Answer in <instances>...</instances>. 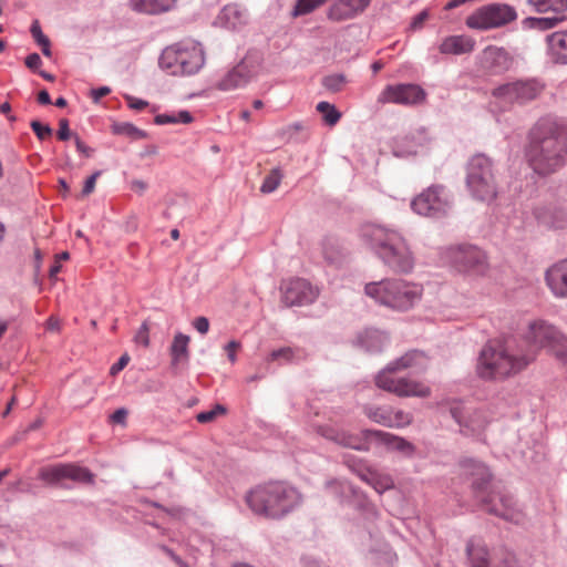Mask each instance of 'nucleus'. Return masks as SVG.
<instances>
[{
	"instance_id": "4be33fe9",
	"label": "nucleus",
	"mask_w": 567,
	"mask_h": 567,
	"mask_svg": "<svg viewBox=\"0 0 567 567\" xmlns=\"http://www.w3.org/2000/svg\"><path fill=\"white\" fill-rule=\"evenodd\" d=\"M464 475L468 476L472 481V487L475 493L484 492L491 482L492 474L488 467L474 460L465 458L461 462Z\"/></svg>"
},
{
	"instance_id": "c85d7f7f",
	"label": "nucleus",
	"mask_w": 567,
	"mask_h": 567,
	"mask_svg": "<svg viewBox=\"0 0 567 567\" xmlns=\"http://www.w3.org/2000/svg\"><path fill=\"white\" fill-rule=\"evenodd\" d=\"M130 8L138 13L161 14L172 10L176 0H130Z\"/></svg>"
},
{
	"instance_id": "5701e85b",
	"label": "nucleus",
	"mask_w": 567,
	"mask_h": 567,
	"mask_svg": "<svg viewBox=\"0 0 567 567\" xmlns=\"http://www.w3.org/2000/svg\"><path fill=\"white\" fill-rule=\"evenodd\" d=\"M545 279L550 291L558 298H567V258L550 266Z\"/></svg>"
},
{
	"instance_id": "a211bd4d",
	"label": "nucleus",
	"mask_w": 567,
	"mask_h": 567,
	"mask_svg": "<svg viewBox=\"0 0 567 567\" xmlns=\"http://www.w3.org/2000/svg\"><path fill=\"white\" fill-rule=\"evenodd\" d=\"M485 511L498 516L505 520L517 522L519 512L515 507V502L511 495L502 493H492L482 498Z\"/></svg>"
},
{
	"instance_id": "f257e3e1",
	"label": "nucleus",
	"mask_w": 567,
	"mask_h": 567,
	"mask_svg": "<svg viewBox=\"0 0 567 567\" xmlns=\"http://www.w3.org/2000/svg\"><path fill=\"white\" fill-rule=\"evenodd\" d=\"M560 331L545 321L529 324L525 338L492 340L482 350L476 373L483 380H506L525 370L536 358L537 349L549 348L559 340Z\"/></svg>"
},
{
	"instance_id": "7c9ffc66",
	"label": "nucleus",
	"mask_w": 567,
	"mask_h": 567,
	"mask_svg": "<svg viewBox=\"0 0 567 567\" xmlns=\"http://www.w3.org/2000/svg\"><path fill=\"white\" fill-rule=\"evenodd\" d=\"M388 336L377 329H367L358 336V344L367 352H380L386 344Z\"/></svg>"
},
{
	"instance_id": "6ab92c4d",
	"label": "nucleus",
	"mask_w": 567,
	"mask_h": 567,
	"mask_svg": "<svg viewBox=\"0 0 567 567\" xmlns=\"http://www.w3.org/2000/svg\"><path fill=\"white\" fill-rule=\"evenodd\" d=\"M481 61L484 70L494 75L507 72L514 63V59L508 51L494 45H489L483 51Z\"/></svg>"
},
{
	"instance_id": "052dcab7",
	"label": "nucleus",
	"mask_w": 567,
	"mask_h": 567,
	"mask_svg": "<svg viewBox=\"0 0 567 567\" xmlns=\"http://www.w3.org/2000/svg\"><path fill=\"white\" fill-rule=\"evenodd\" d=\"M128 361H130V357H128V354H126V353H125V354H123V355L118 359V361H117L116 363H114V364L111 367V369H110V373H111L112 375L117 374L120 371H122V370L127 365Z\"/></svg>"
},
{
	"instance_id": "e2e57ef3",
	"label": "nucleus",
	"mask_w": 567,
	"mask_h": 567,
	"mask_svg": "<svg viewBox=\"0 0 567 567\" xmlns=\"http://www.w3.org/2000/svg\"><path fill=\"white\" fill-rule=\"evenodd\" d=\"M127 411L124 408L117 409L111 416V421L116 424H125Z\"/></svg>"
},
{
	"instance_id": "423d86ee",
	"label": "nucleus",
	"mask_w": 567,
	"mask_h": 567,
	"mask_svg": "<svg viewBox=\"0 0 567 567\" xmlns=\"http://www.w3.org/2000/svg\"><path fill=\"white\" fill-rule=\"evenodd\" d=\"M205 59L197 45L173 44L163 50L158 64L171 75H192L200 70Z\"/></svg>"
},
{
	"instance_id": "a878e982",
	"label": "nucleus",
	"mask_w": 567,
	"mask_h": 567,
	"mask_svg": "<svg viewBox=\"0 0 567 567\" xmlns=\"http://www.w3.org/2000/svg\"><path fill=\"white\" fill-rule=\"evenodd\" d=\"M546 43L550 61L555 64H567V30L548 34Z\"/></svg>"
},
{
	"instance_id": "4468645a",
	"label": "nucleus",
	"mask_w": 567,
	"mask_h": 567,
	"mask_svg": "<svg viewBox=\"0 0 567 567\" xmlns=\"http://www.w3.org/2000/svg\"><path fill=\"white\" fill-rule=\"evenodd\" d=\"M281 301L287 307L306 306L312 303L318 291L306 279H291L281 286Z\"/></svg>"
},
{
	"instance_id": "c756f323",
	"label": "nucleus",
	"mask_w": 567,
	"mask_h": 567,
	"mask_svg": "<svg viewBox=\"0 0 567 567\" xmlns=\"http://www.w3.org/2000/svg\"><path fill=\"white\" fill-rule=\"evenodd\" d=\"M189 337L178 332L175 334L174 340L172 342L169 353H171V365L173 369H178L179 365L187 364L189 360V350H188Z\"/></svg>"
},
{
	"instance_id": "aec40b11",
	"label": "nucleus",
	"mask_w": 567,
	"mask_h": 567,
	"mask_svg": "<svg viewBox=\"0 0 567 567\" xmlns=\"http://www.w3.org/2000/svg\"><path fill=\"white\" fill-rule=\"evenodd\" d=\"M453 260L462 271L482 272L486 266L485 254L474 246L458 247L454 252Z\"/></svg>"
},
{
	"instance_id": "a19ab883",
	"label": "nucleus",
	"mask_w": 567,
	"mask_h": 567,
	"mask_svg": "<svg viewBox=\"0 0 567 567\" xmlns=\"http://www.w3.org/2000/svg\"><path fill=\"white\" fill-rule=\"evenodd\" d=\"M282 179V174L279 168H274L271 172L264 178V182L260 186V192L264 194H270L277 189L280 182Z\"/></svg>"
},
{
	"instance_id": "7ed1b4c3",
	"label": "nucleus",
	"mask_w": 567,
	"mask_h": 567,
	"mask_svg": "<svg viewBox=\"0 0 567 567\" xmlns=\"http://www.w3.org/2000/svg\"><path fill=\"white\" fill-rule=\"evenodd\" d=\"M364 245L394 274L408 275L415 266V254L409 240L396 229L367 224L360 229Z\"/></svg>"
},
{
	"instance_id": "864d4df0",
	"label": "nucleus",
	"mask_w": 567,
	"mask_h": 567,
	"mask_svg": "<svg viewBox=\"0 0 567 567\" xmlns=\"http://www.w3.org/2000/svg\"><path fill=\"white\" fill-rule=\"evenodd\" d=\"M517 566V559L515 555L511 551H503L502 557L499 558V561L494 565V567H516Z\"/></svg>"
},
{
	"instance_id": "4c0bfd02",
	"label": "nucleus",
	"mask_w": 567,
	"mask_h": 567,
	"mask_svg": "<svg viewBox=\"0 0 567 567\" xmlns=\"http://www.w3.org/2000/svg\"><path fill=\"white\" fill-rule=\"evenodd\" d=\"M364 414L373 422L381 424L383 426L391 425L390 411L391 408L388 406H377V405H365Z\"/></svg>"
},
{
	"instance_id": "9d476101",
	"label": "nucleus",
	"mask_w": 567,
	"mask_h": 567,
	"mask_svg": "<svg viewBox=\"0 0 567 567\" xmlns=\"http://www.w3.org/2000/svg\"><path fill=\"white\" fill-rule=\"evenodd\" d=\"M396 370H388V365L381 370L375 377V384L378 388L394 393L398 396H417L427 398L431 394V389L417 381L409 380L405 378H394L392 374Z\"/></svg>"
},
{
	"instance_id": "5fc2aeb1",
	"label": "nucleus",
	"mask_w": 567,
	"mask_h": 567,
	"mask_svg": "<svg viewBox=\"0 0 567 567\" xmlns=\"http://www.w3.org/2000/svg\"><path fill=\"white\" fill-rule=\"evenodd\" d=\"M100 175H101V172L96 171L85 181L83 189H82V196H87L94 190L96 179Z\"/></svg>"
},
{
	"instance_id": "338daca9",
	"label": "nucleus",
	"mask_w": 567,
	"mask_h": 567,
	"mask_svg": "<svg viewBox=\"0 0 567 567\" xmlns=\"http://www.w3.org/2000/svg\"><path fill=\"white\" fill-rule=\"evenodd\" d=\"M240 347V343L233 340L230 342H228L225 347V350L227 351L228 353V358L231 362H235L236 361V354H235V351Z\"/></svg>"
},
{
	"instance_id": "0e129e2a",
	"label": "nucleus",
	"mask_w": 567,
	"mask_h": 567,
	"mask_svg": "<svg viewBox=\"0 0 567 567\" xmlns=\"http://www.w3.org/2000/svg\"><path fill=\"white\" fill-rule=\"evenodd\" d=\"M429 18V13L426 10L421 11L419 14H416L412 22H411V29H420L422 28L424 21Z\"/></svg>"
},
{
	"instance_id": "de8ad7c7",
	"label": "nucleus",
	"mask_w": 567,
	"mask_h": 567,
	"mask_svg": "<svg viewBox=\"0 0 567 567\" xmlns=\"http://www.w3.org/2000/svg\"><path fill=\"white\" fill-rule=\"evenodd\" d=\"M30 126L37 137L41 141L45 140L47 137L51 136L52 128L48 124H42L41 122L34 120L30 123Z\"/></svg>"
},
{
	"instance_id": "4d7b16f0",
	"label": "nucleus",
	"mask_w": 567,
	"mask_h": 567,
	"mask_svg": "<svg viewBox=\"0 0 567 567\" xmlns=\"http://www.w3.org/2000/svg\"><path fill=\"white\" fill-rule=\"evenodd\" d=\"M377 482L378 488L374 489L380 494L393 487V481L389 476L381 477L377 475Z\"/></svg>"
},
{
	"instance_id": "f704fd0d",
	"label": "nucleus",
	"mask_w": 567,
	"mask_h": 567,
	"mask_svg": "<svg viewBox=\"0 0 567 567\" xmlns=\"http://www.w3.org/2000/svg\"><path fill=\"white\" fill-rule=\"evenodd\" d=\"M565 14H554L553 17H528L523 20L524 28L537 29L540 31H546L555 28L557 24L565 20Z\"/></svg>"
},
{
	"instance_id": "c9c22d12",
	"label": "nucleus",
	"mask_w": 567,
	"mask_h": 567,
	"mask_svg": "<svg viewBox=\"0 0 567 567\" xmlns=\"http://www.w3.org/2000/svg\"><path fill=\"white\" fill-rule=\"evenodd\" d=\"M344 463L362 481H364L368 484H370L371 486H373V488H378V486H377V483H378L377 482V475L378 474L375 472H372L370 468H368L363 464H361L359 462H355L354 460H352L350 457H346L344 458Z\"/></svg>"
},
{
	"instance_id": "f03ea898",
	"label": "nucleus",
	"mask_w": 567,
	"mask_h": 567,
	"mask_svg": "<svg viewBox=\"0 0 567 567\" xmlns=\"http://www.w3.org/2000/svg\"><path fill=\"white\" fill-rule=\"evenodd\" d=\"M533 171L550 175L567 163V130L551 118H540L530 131L526 151Z\"/></svg>"
},
{
	"instance_id": "8fccbe9b",
	"label": "nucleus",
	"mask_w": 567,
	"mask_h": 567,
	"mask_svg": "<svg viewBox=\"0 0 567 567\" xmlns=\"http://www.w3.org/2000/svg\"><path fill=\"white\" fill-rule=\"evenodd\" d=\"M293 357V350L289 347L280 348L277 350H274L270 353L269 360H285V361H291Z\"/></svg>"
},
{
	"instance_id": "e433bc0d",
	"label": "nucleus",
	"mask_w": 567,
	"mask_h": 567,
	"mask_svg": "<svg viewBox=\"0 0 567 567\" xmlns=\"http://www.w3.org/2000/svg\"><path fill=\"white\" fill-rule=\"evenodd\" d=\"M112 132L115 135H124L132 140H144L147 133L128 122H115L112 124Z\"/></svg>"
},
{
	"instance_id": "79ce46f5",
	"label": "nucleus",
	"mask_w": 567,
	"mask_h": 567,
	"mask_svg": "<svg viewBox=\"0 0 567 567\" xmlns=\"http://www.w3.org/2000/svg\"><path fill=\"white\" fill-rule=\"evenodd\" d=\"M326 1L327 0H297L292 14L296 17L308 14L322 6Z\"/></svg>"
},
{
	"instance_id": "603ef678",
	"label": "nucleus",
	"mask_w": 567,
	"mask_h": 567,
	"mask_svg": "<svg viewBox=\"0 0 567 567\" xmlns=\"http://www.w3.org/2000/svg\"><path fill=\"white\" fill-rule=\"evenodd\" d=\"M328 488L332 489L333 492H337L340 489L342 494H346V493L355 494L357 493L354 487L348 482L333 481V482L328 483Z\"/></svg>"
},
{
	"instance_id": "1a4fd4ad",
	"label": "nucleus",
	"mask_w": 567,
	"mask_h": 567,
	"mask_svg": "<svg viewBox=\"0 0 567 567\" xmlns=\"http://www.w3.org/2000/svg\"><path fill=\"white\" fill-rule=\"evenodd\" d=\"M517 19L516 9L503 2L485 4L470 14L465 23L470 29L486 31L498 29Z\"/></svg>"
},
{
	"instance_id": "6e6d98bb",
	"label": "nucleus",
	"mask_w": 567,
	"mask_h": 567,
	"mask_svg": "<svg viewBox=\"0 0 567 567\" xmlns=\"http://www.w3.org/2000/svg\"><path fill=\"white\" fill-rule=\"evenodd\" d=\"M71 131L69 128V121L66 118H61L59 122V131L58 137L61 141H66L71 137Z\"/></svg>"
},
{
	"instance_id": "0eeeda50",
	"label": "nucleus",
	"mask_w": 567,
	"mask_h": 567,
	"mask_svg": "<svg viewBox=\"0 0 567 567\" xmlns=\"http://www.w3.org/2000/svg\"><path fill=\"white\" fill-rule=\"evenodd\" d=\"M466 186L472 196L482 202H491L497 195L493 163L484 154H476L468 161Z\"/></svg>"
},
{
	"instance_id": "412c9836",
	"label": "nucleus",
	"mask_w": 567,
	"mask_h": 567,
	"mask_svg": "<svg viewBox=\"0 0 567 567\" xmlns=\"http://www.w3.org/2000/svg\"><path fill=\"white\" fill-rule=\"evenodd\" d=\"M450 414L465 435L482 431L486 424L481 419L478 412L470 413L461 403L452 404L450 406Z\"/></svg>"
},
{
	"instance_id": "3c124183",
	"label": "nucleus",
	"mask_w": 567,
	"mask_h": 567,
	"mask_svg": "<svg viewBox=\"0 0 567 567\" xmlns=\"http://www.w3.org/2000/svg\"><path fill=\"white\" fill-rule=\"evenodd\" d=\"M30 32L38 44H45V41L49 40L47 35L43 34L42 29L38 20L33 21L30 28Z\"/></svg>"
},
{
	"instance_id": "ddd939ff",
	"label": "nucleus",
	"mask_w": 567,
	"mask_h": 567,
	"mask_svg": "<svg viewBox=\"0 0 567 567\" xmlns=\"http://www.w3.org/2000/svg\"><path fill=\"white\" fill-rule=\"evenodd\" d=\"M425 97L426 93L420 85L408 83L385 86L378 101L380 103L414 105L422 103Z\"/></svg>"
},
{
	"instance_id": "72a5a7b5",
	"label": "nucleus",
	"mask_w": 567,
	"mask_h": 567,
	"mask_svg": "<svg viewBox=\"0 0 567 567\" xmlns=\"http://www.w3.org/2000/svg\"><path fill=\"white\" fill-rule=\"evenodd\" d=\"M527 3L538 13L565 14L567 0H527Z\"/></svg>"
},
{
	"instance_id": "a18cd8bd",
	"label": "nucleus",
	"mask_w": 567,
	"mask_h": 567,
	"mask_svg": "<svg viewBox=\"0 0 567 567\" xmlns=\"http://www.w3.org/2000/svg\"><path fill=\"white\" fill-rule=\"evenodd\" d=\"M226 412V406H224L223 404H216L214 409L198 413L196 415V420L199 423H209L214 421L218 415H224Z\"/></svg>"
},
{
	"instance_id": "69168bd1",
	"label": "nucleus",
	"mask_w": 567,
	"mask_h": 567,
	"mask_svg": "<svg viewBox=\"0 0 567 567\" xmlns=\"http://www.w3.org/2000/svg\"><path fill=\"white\" fill-rule=\"evenodd\" d=\"M111 89L109 86H100L91 91V96L94 102H99L103 96L110 94Z\"/></svg>"
},
{
	"instance_id": "49530a36",
	"label": "nucleus",
	"mask_w": 567,
	"mask_h": 567,
	"mask_svg": "<svg viewBox=\"0 0 567 567\" xmlns=\"http://www.w3.org/2000/svg\"><path fill=\"white\" fill-rule=\"evenodd\" d=\"M346 83L343 74H332L323 79V86L331 92H339Z\"/></svg>"
},
{
	"instance_id": "393cba45",
	"label": "nucleus",
	"mask_w": 567,
	"mask_h": 567,
	"mask_svg": "<svg viewBox=\"0 0 567 567\" xmlns=\"http://www.w3.org/2000/svg\"><path fill=\"white\" fill-rule=\"evenodd\" d=\"M367 435L370 439H373L375 441V445L378 446L383 445L389 450L401 452L408 456L414 453L415 449L413 444L403 437L379 430L378 432H368Z\"/></svg>"
},
{
	"instance_id": "bf43d9fd",
	"label": "nucleus",
	"mask_w": 567,
	"mask_h": 567,
	"mask_svg": "<svg viewBox=\"0 0 567 567\" xmlns=\"http://www.w3.org/2000/svg\"><path fill=\"white\" fill-rule=\"evenodd\" d=\"M125 100L127 101L128 106L132 110H136V111H141V110L145 109L148 105L147 101H144V100H141V99H136V97H134L132 95H125Z\"/></svg>"
},
{
	"instance_id": "20e7f679",
	"label": "nucleus",
	"mask_w": 567,
	"mask_h": 567,
	"mask_svg": "<svg viewBox=\"0 0 567 567\" xmlns=\"http://www.w3.org/2000/svg\"><path fill=\"white\" fill-rule=\"evenodd\" d=\"M245 501L254 514L269 519H280L300 505L301 495L291 485L271 482L250 489Z\"/></svg>"
},
{
	"instance_id": "2eb2a0df",
	"label": "nucleus",
	"mask_w": 567,
	"mask_h": 567,
	"mask_svg": "<svg viewBox=\"0 0 567 567\" xmlns=\"http://www.w3.org/2000/svg\"><path fill=\"white\" fill-rule=\"evenodd\" d=\"M368 432H378V430H362L360 434H351L332 427L319 429V433L326 439L341 446L362 452H368L372 445H375V441L367 435Z\"/></svg>"
},
{
	"instance_id": "dca6fc26",
	"label": "nucleus",
	"mask_w": 567,
	"mask_h": 567,
	"mask_svg": "<svg viewBox=\"0 0 567 567\" xmlns=\"http://www.w3.org/2000/svg\"><path fill=\"white\" fill-rule=\"evenodd\" d=\"M372 0H334L327 10V19L332 23H343L363 14Z\"/></svg>"
},
{
	"instance_id": "680f3d73",
	"label": "nucleus",
	"mask_w": 567,
	"mask_h": 567,
	"mask_svg": "<svg viewBox=\"0 0 567 567\" xmlns=\"http://www.w3.org/2000/svg\"><path fill=\"white\" fill-rule=\"evenodd\" d=\"M42 60L38 53H31L25 58V65L31 70H37L41 66Z\"/></svg>"
},
{
	"instance_id": "9b49d317",
	"label": "nucleus",
	"mask_w": 567,
	"mask_h": 567,
	"mask_svg": "<svg viewBox=\"0 0 567 567\" xmlns=\"http://www.w3.org/2000/svg\"><path fill=\"white\" fill-rule=\"evenodd\" d=\"M412 209L421 216L440 218L446 215L451 202L443 186H430L411 203Z\"/></svg>"
},
{
	"instance_id": "774afa93",
	"label": "nucleus",
	"mask_w": 567,
	"mask_h": 567,
	"mask_svg": "<svg viewBox=\"0 0 567 567\" xmlns=\"http://www.w3.org/2000/svg\"><path fill=\"white\" fill-rule=\"evenodd\" d=\"M74 142H75L76 150H78L79 152H81L82 154H84L86 157H90V156H91V154H92L93 150H92V148H90L89 146H86V145L81 141V138H80L78 135H75V137H74Z\"/></svg>"
},
{
	"instance_id": "bb28decb",
	"label": "nucleus",
	"mask_w": 567,
	"mask_h": 567,
	"mask_svg": "<svg viewBox=\"0 0 567 567\" xmlns=\"http://www.w3.org/2000/svg\"><path fill=\"white\" fill-rule=\"evenodd\" d=\"M247 21V11L236 3L225 6L217 17V23L228 30H237L245 25Z\"/></svg>"
},
{
	"instance_id": "c03bdc74",
	"label": "nucleus",
	"mask_w": 567,
	"mask_h": 567,
	"mask_svg": "<svg viewBox=\"0 0 567 567\" xmlns=\"http://www.w3.org/2000/svg\"><path fill=\"white\" fill-rule=\"evenodd\" d=\"M555 357L560 360L561 362H567V339L566 337L560 332L559 340L554 341L553 344L548 348Z\"/></svg>"
},
{
	"instance_id": "473e14b6",
	"label": "nucleus",
	"mask_w": 567,
	"mask_h": 567,
	"mask_svg": "<svg viewBox=\"0 0 567 567\" xmlns=\"http://www.w3.org/2000/svg\"><path fill=\"white\" fill-rule=\"evenodd\" d=\"M425 362V357L422 352L417 350H412L406 352L401 358L390 362L388 364V370H396L403 371L409 368H413L416 365H422Z\"/></svg>"
},
{
	"instance_id": "58836bf2",
	"label": "nucleus",
	"mask_w": 567,
	"mask_h": 567,
	"mask_svg": "<svg viewBox=\"0 0 567 567\" xmlns=\"http://www.w3.org/2000/svg\"><path fill=\"white\" fill-rule=\"evenodd\" d=\"M155 124H175L184 123L188 124L193 122V116L188 111H179L177 114H158L154 118Z\"/></svg>"
},
{
	"instance_id": "39448f33",
	"label": "nucleus",
	"mask_w": 567,
	"mask_h": 567,
	"mask_svg": "<svg viewBox=\"0 0 567 567\" xmlns=\"http://www.w3.org/2000/svg\"><path fill=\"white\" fill-rule=\"evenodd\" d=\"M367 296L378 303L398 311H406L421 299V286L403 279L388 278L365 285Z\"/></svg>"
},
{
	"instance_id": "cd10ccee",
	"label": "nucleus",
	"mask_w": 567,
	"mask_h": 567,
	"mask_svg": "<svg viewBox=\"0 0 567 567\" xmlns=\"http://www.w3.org/2000/svg\"><path fill=\"white\" fill-rule=\"evenodd\" d=\"M475 41L467 35H451L445 38L440 44L442 54H465L474 50Z\"/></svg>"
},
{
	"instance_id": "37998d69",
	"label": "nucleus",
	"mask_w": 567,
	"mask_h": 567,
	"mask_svg": "<svg viewBox=\"0 0 567 567\" xmlns=\"http://www.w3.org/2000/svg\"><path fill=\"white\" fill-rule=\"evenodd\" d=\"M391 425L389 427H402L412 423L413 416L403 410L390 411Z\"/></svg>"
},
{
	"instance_id": "f3484780",
	"label": "nucleus",
	"mask_w": 567,
	"mask_h": 567,
	"mask_svg": "<svg viewBox=\"0 0 567 567\" xmlns=\"http://www.w3.org/2000/svg\"><path fill=\"white\" fill-rule=\"evenodd\" d=\"M533 215L538 224L547 228L564 229L567 227V206L563 203L538 205L533 209Z\"/></svg>"
},
{
	"instance_id": "13d9d810",
	"label": "nucleus",
	"mask_w": 567,
	"mask_h": 567,
	"mask_svg": "<svg viewBox=\"0 0 567 567\" xmlns=\"http://www.w3.org/2000/svg\"><path fill=\"white\" fill-rule=\"evenodd\" d=\"M193 327L200 333L205 334L209 330V321L206 317H197L193 321Z\"/></svg>"
},
{
	"instance_id": "f8f14e48",
	"label": "nucleus",
	"mask_w": 567,
	"mask_h": 567,
	"mask_svg": "<svg viewBox=\"0 0 567 567\" xmlns=\"http://www.w3.org/2000/svg\"><path fill=\"white\" fill-rule=\"evenodd\" d=\"M39 478L48 484H56L63 480L92 483L93 474L87 468L74 464H58L42 467L39 472Z\"/></svg>"
},
{
	"instance_id": "b1692460",
	"label": "nucleus",
	"mask_w": 567,
	"mask_h": 567,
	"mask_svg": "<svg viewBox=\"0 0 567 567\" xmlns=\"http://www.w3.org/2000/svg\"><path fill=\"white\" fill-rule=\"evenodd\" d=\"M252 76L254 71L249 69L247 61L244 60L224 76V79L218 83V89L229 91L243 87L251 80Z\"/></svg>"
},
{
	"instance_id": "6e6552de",
	"label": "nucleus",
	"mask_w": 567,
	"mask_h": 567,
	"mask_svg": "<svg viewBox=\"0 0 567 567\" xmlns=\"http://www.w3.org/2000/svg\"><path fill=\"white\" fill-rule=\"evenodd\" d=\"M544 89L545 84L538 79H518L494 87L491 95L502 105H524L537 99Z\"/></svg>"
},
{
	"instance_id": "ea45409f",
	"label": "nucleus",
	"mask_w": 567,
	"mask_h": 567,
	"mask_svg": "<svg viewBox=\"0 0 567 567\" xmlns=\"http://www.w3.org/2000/svg\"><path fill=\"white\" fill-rule=\"evenodd\" d=\"M316 109L322 114L324 123L329 126L336 125L341 118V113L329 102H319Z\"/></svg>"
},
{
	"instance_id": "2f4dec72",
	"label": "nucleus",
	"mask_w": 567,
	"mask_h": 567,
	"mask_svg": "<svg viewBox=\"0 0 567 567\" xmlns=\"http://www.w3.org/2000/svg\"><path fill=\"white\" fill-rule=\"evenodd\" d=\"M466 553L471 563V567H492L488 550L486 546L480 542H468L466 546Z\"/></svg>"
},
{
	"instance_id": "09e8293b",
	"label": "nucleus",
	"mask_w": 567,
	"mask_h": 567,
	"mask_svg": "<svg viewBox=\"0 0 567 567\" xmlns=\"http://www.w3.org/2000/svg\"><path fill=\"white\" fill-rule=\"evenodd\" d=\"M150 326L147 321H144L136 332L134 340L136 343H141L143 347L147 348L150 346Z\"/></svg>"
}]
</instances>
